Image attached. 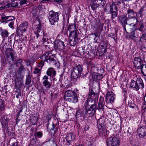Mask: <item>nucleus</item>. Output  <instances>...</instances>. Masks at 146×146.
I'll list each match as a JSON object with an SVG mask.
<instances>
[{
  "label": "nucleus",
  "instance_id": "obj_1",
  "mask_svg": "<svg viewBox=\"0 0 146 146\" xmlns=\"http://www.w3.org/2000/svg\"><path fill=\"white\" fill-rule=\"evenodd\" d=\"M97 104L91 98L87 100L84 104L86 115L89 117H92L95 114L96 111Z\"/></svg>",
  "mask_w": 146,
  "mask_h": 146
},
{
  "label": "nucleus",
  "instance_id": "obj_2",
  "mask_svg": "<svg viewBox=\"0 0 146 146\" xmlns=\"http://www.w3.org/2000/svg\"><path fill=\"white\" fill-rule=\"evenodd\" d=\"M130 86L133 89L137 91L139 89H143L144 87L143 81L141 78H137L136 81L131 80Z\"/></svg>",
  "mask_w": 146,
  "mask_h": 146
},
{
  "label": "nucleus",
  "instance_id": "obj_3",
  "mask_svg": "<svg viewBox=\"0 0 146 146\" xmlns=\"http://www.w3.org/2000/svg\"><path fill=\"white\" fill-rule=\"evenodd\" d=\"M82 66L80 64L75 67L71 73V76L74 78V80L79 77L82 72Z\"/></svg>",
  "mask_w": 146,
  "mask_h": 146
},
{
  "label": "nucleus",
  "instance_id": "obj_4",
  "mask_svg": "<svg viewBox=\"0 0 146 146\" xmlns=\"http://www.w3.org/2000/svg\"><path fill=\"white\" fill-rule=\"evenodd\" d=\"M60 14L58 12H54L53 11L49 12L48 19L51 25H54L55 23L58 21L59 15Z\"/></svg>",
  "mask_w": 146,
  "mask_h": 146
},
{
  "label": "nucleus",
  "instance_id": "obj_5",
  "mask_svg": "<svg viewBox=\"0 0 146 146\" xmlns=\"http://www.w3.org/2000/svg\"><path fill=\"white\" fill-rule=\"evenodd\" d=\"M106 143L107 146H119L120 141L117 137H110L108 139Z\"/></svg>",
  "mask_w": 146,
  "mask_h": 146
},
{
  "label": "nucleus",
  "instance_id": "obj_6",
  "mask_svg": "<svg viewBox=\"0 0 146 146\" xmlns=\"http://www.w3.org/2000/svg\"><path fill=\"white\" fill-rule=\"evenodd\" d=\"M79 34L77 33H71L69 34V43L71 46H75L78 41V36Z\"/></svg>",
  "mask_w": 146,
  "mask_h": 146
},
{
  "label": "nucleus",
  "instance_id": "obj_7",
  "mask_svg": "<svg viewBox=\"0 0 146 146\" xmlns=\"http://www.w3.org/2000/svg\"><path fill=\"white\" fill-rule=\"evenodd\" d=\"M102 123L101 124L100 123L98 126V133L100 136H106L108 135V131Z\"/></svg>",
  "mask_w": 146,
  "mask_h": 146
},
{
  "label": "nucleus",
  "instance_id": "obj_8",
  "mask_svg": "<svg viewBox=\"0 0 146 146\" xmlns=\"http://www.w3.org/2000/svg\"><path fill=\"white\" fill-rule=\"evenodd\" d=\"M54 56L53 55L50 54L48 52H47L43 54L42 56H40V58L44 60V61L48 62V60L49 61H53L54 60Z\"/></svg>",
  "mask_w": 146,
  "mask_h": 146
},
{
  "label": "nucleus",
  "instance_id": "obj_9",
  "mask_svg": "<svg viewBox=\"0 0 146 146\" xmlns=\"http://www.w3.org/2000/svg\"><path fill=\"white\" fill-rule=\"evenodd\" d=\"M138 17H127V23L129 25H133L134 27H137V23L138 21Z\"/></svg>",
  "mask_w": 146,
  "mask_h": 146
},
{
  "label": "nucleus",
  "instance_id": "obj_10",
  "mask_svg": "<svg viewBox=\"0 0 146 146\" xmlns=\"http://www.w3.org/2000/svg\"><path fill=\"white\" fill-rule=\"evenodd\" d=\"M54 46L56 49L59 50L63 49L65 47L64 42L59 40H55L54 42Z\"/></svg>",
  "mask_w": 146,
  "mask_h": 146
},
{
  "label": "nucleus",
  "instance_id": "obj_11",
  "mask_svg": "<svg viewBox=\"0 0 146 146\" xmlns=\"http://www.w3.org/2000/svg\"><path fill=\"white\" fill-rule=\"evenodd\" d=\"M143 61L141 57H137L135 58L133 63L135 68L139 69L141 68L142 65H143Z\"/></svg>",
  "mask_w": 146,
  "mask_h": 146
},
{
  "label": "nucleus",
  "instance_id": "obj_12",
  "mask_svg": "<svg viewBox=\"0 0 146 146\" xmlns=\"http://www.w3.org/2000/svg\"><path fill=\"white\" fill-rule=\"evenodd\" d=\"M114 94L112 92H108L106 95V101L108 103H112L114 100Z\"/></svg>",
  "mask_w": 146,
  "mask_h": 146
},
{
  "label": "nucleus",
  "instance_id": "obj_13",
  "mask_svg": "<svg viewBox=\"0 0 146 146\" xmlns=\"http://www.w3.org/2000/svg\"><path fill=\"white\" fill-rule=\"evenodd\" d=\"M5 55L6 57L8 60L11 59L13 61H14V56L15 55V52L13 50L10 48L7 49L5 52Z\"/></svg>",
  "mask_w": 146,
  "mask_h": 146
},
{
  "label": "nucleus",
  "instance_id": "obj_14",
  "mask_svg": "<svg viewBox=\"0 0 146 146\" xmlns=\"http://www.w3.org/2000/svg\"><path fill=\"white\" fill-rule=\"evenodd\" d=\"M74 139L75 136L73 133H69L67 134L66 136V145L68 146L70 145Z\"/></svg>",
  "mask_w": 146,
  "mask_h": 146
},
{
  "label": "nucleus",
  "instance_id": "obj_15",
  "mask_svg": "<svg viewBox=\"0 0 146 146\" xmlns=\"http://www.w3.org/2000/svg\"><path fill=\"white\" fill-rule=\"evenodd\" d=\"M48 76L46 75L44 76L42 79L43 80V85L46 88L47 90H49L52 85L51 83L48 81Z\"/></svg>",
  "mask_w": 146,
  "mask_h": 146
},
{
  "label": "nucleus",
  "instance_id": "obj_16",
  "mask_svg": "<svg viewBox=\"0 0 146 146\" xmlns=\"http://www.w3.org/2000/svg\"><path fill=\"white\" fill-rule=\"evenodd\" d=\"M137 133L140 137H144L146 135V127H140L137 129Z\"/></svg>",
  "mask_w": 146,
  "mask_h": 146
},
{
  "label": "nucleus",
  "instance_id": "obj_17",
  "mask_svg": "<svg viewBox=\"0 0 146 146\" xmlns=\"http://www.w3.org/2000/svg\"><path fill=\"white\" fill-rule=\"evenodd\" d=\"M1 19L3 22L7 23L8 22L13 21L15 19V17L12 16H6L3 14L1 15Z\"/></svg>",
  "mask_w": 146,
  "mask_h": 146
},
{
  "label": "nucleus",
  "instance_id": "obj_18",
  "mask_svg": "<svg viewBox=\"0 0 146 146\" xmlns=\"http://www.w3.org/2000/svg\"><path fill=\"white\" fill-rule=\"evenodd\" d=\"M103 2L102 0H94L91 6L92 9L95 10L98 6L102 5Z\"/></svg>",
  "mask_w": 146,
  "mask_h": 146
},
{
  "label": "nucleus",
  "instance_id": "obj_19",
  "mask_svg": "<svg viewBox=\"0 0 146 146\" xmlns=\"http://www.w3.org/2000/svg\"><path fill=\"white\" fill-rule=\"evenodd\" d=\"M119 21L120 23L123 25L124 28L126 31L125 25L127 23V17L126 15H121L119 18Z\"/></svg>",
  "mask_w": 146,
  "mask_h": 146
},
{
  "label": "nucleus",
  "instance_id": "obj_20",
  "mask_svg": "<svg viewBox=\"0 0 146 146\" xmlns=\"http://www.w3.org/2000/svg\"><path fill=\"white\" fill-rule=\"evenodd\" d=\"M28 25V23L27 22L25 21L23 23L20 25L19 28L18 29L17 32H19V30H20V31H21L22 32L25 31L27 28Z\"/></svg>",
  "mask_w": 146,
  "mask_h": 146
},
{
  "label": "nucleus",
  "instance_id": "obj_21",
  "mask_svg": "<svg viewBox=\"0 0 146 146\" xmlns=\"http://www.w3.org/2000/svg\"><path fill=\"white\" fill-rule=\"evenodd\" d=\"M88 98L87 100L89 98H91L94 100V99H95L96 98H98V95L97 93L94 92L93 90L91 89L89 92Z\"/></svg>",
  "mask_w": 146,
  "mask_h": 146
},
{
  "label": "nucleus",
  "instance_id": "obj_22",
  "mask_svg": "<svg viewBox=\"0 0 146 146\" xmlns=\"http://www.w3.org/2000/svg\"><path fill=\"white\" fill-rule=\"evenodd\" d=\"M126 15L127 16L128 15L127 17H136L137 14L134 11L133 9H128L127 10V13Z\"/></svg>",
  "mask_w": 146,
  "mask_h": 146
},
{
  "label": "nucleus",
  "instance_id": "obj_23",
  "mask_svg": "<svg viewBox=\"0 0 146 146\" xmlns=\"http://www.w3.org/2000/svg\"><path fill=\"white\" fill-rule=\"evenodd\" d=\"M106 9H105V11H108V10L109 9H110L111 12H117V10L116 6L114 4H112L110 5L109 7L106 6Z\"/></svg>",
  "mask_w": 146,
  "mask_h": 146
},
{
  "label": "nucleus",
  "instance_id": "obj_24",
  "mask_svg": "<svg viewBox=\"0 0 146 146\" xmlns=\"http://www.w3.org/2000/svg\"><path fill=\"white\" fill-rule=\"evenodd\" d=\"M34 31L37 39L39 36L42 35L43 31L40 26H36Z\"/></svg>",
  "mask_w": 146,
  "mask_h": 146
},
{
  "label": "nucleus",
  "instance_id": "obj_25",
  "mask_svg": "<svg viewBox=\"0 0 146 146\" xmlns=\"http://www.w3.org/2000/svg\"><path fill=\"white\" fill-rule=\"evenodd\" d=\"M46 73L48 76H52L53 77H54L56 74V71L53 68H50L46 71Z\"/></svg>",
  "mask_w": 146,
  "mask_h": 146
},
{
  "label": "nucleus",
  "instance_id": "obj_26",
  "mask_svg": "<svg viewBox=\"0 0 146 146\" xmlns=\"http://www.w3.org/2000/svg\"><path fill=\"white\" fill-rule=\"evenodd\" d=\"M137 28L136 29V31L138 30L140 31L143 32V31L144 25L142 22L138 21V23H137V27H135L137 28Z\"/></svg>",
  "mask_w": 146,
  "mask_h": 146
},
{
  "label": "nucleus",
  "instance_id": "obj_27",
  "mask_svg": "<svg viewBox=\"0 0 146 146\" xmlns=\"http://www.w3.org/2000/svg\"><path fill=\"white\" fill-rule=\"evenodd\" d=\"M76 28L75 24L69 25L68 27V30L70 32V34L71 33H77L76 31Z\"/></svg>",
  "mask_w": 146,
  "mask_h": 146
},
{
  "label": "nucleus",
  "instance_id": "obj_28",
  "mask_svg": "<svg viewBox=\"0 0 146 146\" xmlns=\"http://www.w3.org/2000/svg\"><path fill=\"white\" fill-rule=\"evenodd\" d=\"M47 128L48 131H51L52 130H54V132L56 130V128H55L54 125L53 124H50L48 122L47 125Z\"/></svg>",
  "mask_w": 146,
  "mask_h": 146
},
{
  "label": "nucleus",
  "instance_id": "obj_29",
  "mask_svg": "<svg viewBox=\"0 0 146 146\" xmlns=\"http://www.w3.org/2000/svg\"><path fill=\"white\" fill-rule=\"evenodd\" d=\"M25 71V69L24 67L22 64L19 67L18 69V75H21V74L23 72Z\"/></svg>",
  "mask_w": 146,
  "mask_h": 146
},
{
  "label": "nucleus",
  "instance_id": "obj_30",
  "mask_svg": "<svg viewBox=\"0 0 146 146\" xmlns=\"http://www.w3.org/2000/svg\"><path fill=\"white\" fill-rule=\"evenodd\" d=\"M75 94V93L74 91H73L70 90H68L65 92V95L67 97H71L73 96Z\"/></svg>",
  "mask_w": 146,
  "mask_h": 146
},
{
  "label": "nucleus",
  "instance_id": "obj_31",
  "mask_svg": "<svg viewBox=\"0 0 146 146\" xmlns=\"http://www.w3.org/2000/svg\"><path fill=\"white\" fill-rule=\"evenodd\" d=\"M1 35L3 38H5L8 36L9 33L5 30H3L1 31Z\"/></svg>",
  "mask_w": 146,
  "mask_h": 146
},
{
  "label": "nucleus",
  "instance_id": "obj_32",
  "mask_svg": "<svg viewBox=\"0 0 146 146\" xmlns=\"http://www.w3.org/2000/svg\"><path fill=\"white\" fill-rule=\"evenodd\" d=\"M141 69L142 73L144 76H146V64L142 65Z\"/></svg>",
  "mask_w": 146,
  "mask_h": 146
},
{
  "label": "nucleus",
  "instance_id": "obj_33",
  "mask_svg": "<svg viewBox=\"0 0 146 146\" xmlns=\"http://www.w3.org/2000/svg\"><path fill=\"white\" fill-rule=\"evenodd\" d=\"M102 49H103V52H104L106 50V48L107 47V44L106 42L104 41H102L101 43Z\"/></svg>",
  "mask_w": 146,
  "mask_h": 146
},
{
  "label": "nucleus",
  "instance_id": "obj_34",
  "mask_svg": "<svg viewBox=\"0 0 146 146\" xmlns=\"http://www.w3.org/2000/svg\"><path fill=\"white\" fill-rule=\"evenodd\" d=\"M98 109L99 110L100 109L103 110L104 109L103 101V100L100 101L98 103Z\"/></svg>",
  "mask_w": 146,
  "mask_h": 146
},
{
  "label": "nucleus",
  "instance_id": "obj_35",
  "mask_svg": "<svg viewBox=\"0 0 146 146\" xmlns=\"http://www.w3.org/2000/svg\"><path fill=\"white\" fill-rule=\"evenodd\" d=\"M95 35V37L94 38V40L95 42L96 43H98L100 42V40L99 39H100V36H98L97 33H95L94 34Z\"/></svg>",
  "mask_w": 146,
  "mask_h": 146
},
{
  "label": "nucleus",
  "instance_id": "obj_36",
  "mask_svg": "<svg viewBox=\"0 0 146 146\" xmlns=\"http://www.w3.org/2000/svg\"><path fill=\"white\" fill-rule=\"evenodd\" d=\"M44 60H42L37 65V67L40 68L41 69L44 64Z\"/></svg>",
  "mask_w": 146,
  "mask_h": 146
},
{
  "label": "nucleus",
  "instance_id": "obj_37",
  "mask_svg": "<svg viewBox=\"0 0 146 146\" xmlns=\"http://www.w3.org/2000/svg\"><path fill=\"white\" fill-rule=\"evenodd\" d=\"M72 98V103H75L78 101V98L76 94L73 96L71 97Z\"/></svg>",
  "mask_w": 146,
  "mask_h": 146
},
{
  "label": "nucleus",
  "instance_id": "obj_38",
  "mask_svg": "<svg viewBox=\"0 0 146 146\" xmlns=\"http://www.w3.org/2000/svg\"><path fill=\"white\" fill-rule=\"evenodd\" d=\"M111 20H113V22H114L115 21L113 20V19L117 17V12H111Z\"/></svg>",
  "mask_w": 146,
  "mask_h": 146
},
{
  "label": "nucleus",
  "instance_id": "obj_39",
  "mask_svg": "<svg viewBox=\"0 0 146 146\" xmlns=\"http://www.w3.org/2000/svg\"><path fill=\"white\" fill-rule=\"evenodd\" d=\"M35 71H34L33 73L34 74H40L41 69L38 68L37 67H36L34 68Z\"/></svg>",
  "mask_w": 146,
  "mask_h": 146
},
{
  "label": "nucleus",
  "instance_id": "obj_40",
  "mask_svg": "<svg viewBox=\"0 0 146 146\" xmlns=\"http://www.w3.org/2000/svg\"><path fill=\"white\" fill-rule=\"evenodd\" d=\"M110 37L113 38L115 41L116 39V35L114 33H111L109 34Z\"/></svg>",
  "mask_w": 146,
  "mask_h": 146
},
{
  "label": "nucleus",
  "instance_id": "obj_41",
  "mask_svg": "<svg viewBox=\"0 0 146 146\" xmlns=\"http://www.w3.org/2000/svg\"><path fill=\"white\" fill-rule=\"evenodd\" d=\"M131 34L130 35V37L132 38L133 37H135L136 36L135 35V33L137 31H136V29H135L134 30V31H132L131 29Z\"/></svg>",
  "mask_w": 146,
  "mask_h": 146
},
{
  "label": "nucleus",
  "instance_id": "obj_42",
  "mask_svg": "<svg viewBox=\"0 0 146 146\" xmlns=\"http://www.w3.org/2000/svg\"><path fill=\"white\" fill-rule=\"evenodd\" d=\"M2 126L4 129L7 128L8 127V123L7 121H4L2 123Z\"/></svg>",
  "mask_w": 146,
  "mask_h": 146
},
{
  "label": "nucleus",
  "instance_id": "obj_43",
  "mask_svg": "<svg viewBox=\"0 0 146 146\" xmlns=\"http://www.w3.org/2000/svg\"><path fill=\"white\" fill-rule=\"evenodd\" d=\"M97 73H94L92 74V78L94 81H96L97 80Z\"/></svg>",
  "mask_w": 146,
  "mask_h": 146
},
{
  "label": "nucleus",
  "instance_id": "obj_44",
  "mask_svg": "<svg viewBox=\"0 0 146 146\" xmlns=\"http://www.w3.org/2000/svg\"><path fill=\"white\" fill-rule=\"evenodd\" d=\"M31 82V78L30 77L27 78L26 81V84L27 85L29 84Z\"/></svg>",
  "mask_w": 146,
  "mask_h": 146
},
{
  "label": "nucleus",
  "instance_id": "obj_45",
  "mask_svg": "<svg viewBox=\"0 0 146 146\" xmlns=\"http://www.w3.org/2000/svg\"><path fill=\"white\" fill-rule=\"evenodd\" d=\"M129 106L130 108H134L137 107L136 105L134 103H131L129 104Z\"/></svg>",
  "mask_w": 146,
  "mask_h": 146
},
{
  "label": "nucleus",
  "instance_id": "obj_46",
  "mask_svg": "<svg viewBox=\"0 0 146 146\" xmlns=\"http://www.w3.org/2000/svg\"><path fill=\"white\" fill-rule=\"evenodd\" d=\"M14 25V22L13 21H11L9 23L8 25L12 29H14V27H13Z\"/></svg>",
  "mask_w": 146,
  "mask_h": 146
},
{
  "label": "nucleus",
  "instance_id": "obj_47",
  "mask_svg": "<svg viewBox=\"0 0 146 146\" xmlns=\"http://www.w3.org/2000/svg\"><path fill=\"white\" fill-rule=\"evenodd\" d=\"M65 99L66 101L70 102H72V100L71 97H69V98H65Z\"/></svg>",
  "mask_w": 146,
  "mask_h": 146
},
{
  "label": "nucleus",
  "instance_id": "obj_48",
  "mask_svg": "<svg viewBox=\"0 0 146 146\" xmlns=\"http://www.w3.org/2000/svg\"><path fill=\"white\" fill-rule=\"evenodd\" d=\"M97 80H100L103 78V75L102 74H97Z\"/></svg>",
  "mask_w": 146,
  "mask_h": 146
},
{
  "label": "nucleus",
  "instance_id": "obj_49",
  "mask_svg": "<svg viewBox=\"0 0 146 146\" xmlns=\"http://www.w3.org/2000/svg\"><path fill=\"white\" fill-rule=\"evenodd\" d=\"M42 34L44 37H48V34L46 32H43V31Z\"/></svg>",
  "mask_w": 146,
  "mask_h": 146
},
{
  "label": "nucleus",
  "instance_id": "obj_50",
  "mask_svg": "<svg viewBox=\"0 0 146 146\" xmlns=\"http://www.w3.org/2000/svg\"><path fill=\"white\" fill-rule=\"evenodd\" d=\"M27 2L26 0H22L20 2V4L21 5H23L25 4Z\"/></svg>",
  "mask_w": 146,
  "mask_h": 146
},
{
  "label": "nucleus",
  "instance_id": "obj_51",
  "mask_svg": "<svg viewBox=\"0 0 146 146\" xmlns=\"http://www.w3.org/2000/svg\"><path fill=\"white\" fill-rule=\"evenodd\" d=\"M143 10L142 9L140 10L139 12H138V13H137V14H139L140 15V17H142V13Z\"/></svg>",
  "mask_w": 146,
  "mask_h": 146
},
{
  "label": "nucleus",
  "instance_id": "obj_52",
  "mask_svg": "<svg viewBox=\"0 0 146 146\" xmlns=\"http://www.w3.org/2000/svg\"><path fill=\"white\" fill-rule=\"evenodd\" d=\"M48 39V37H44L42 39V41L43 43L46 42L47 40Z\"/></svg>",
  "mask_w": 146,
  "mask_h": 146
},
{
  "label": "nucleus",
  "instance_id": "obj_53",
  "mask_svg": "<svg viewBox=\"0 0 146 146\" xmlns=\"http://www.w3.org/2000/svg\"><path fill=\"white\" fill-rule=\"evenodd\" d=\"M36 135L38 137H41L42 136V133L39 132H38L37 133Z\"/></svg>",
  "mask_w": 146,
  "mask_h": 146
},
{
  "label": "nucleus",
  "instance_id": "obj_54",
  "mask_svg": "<svg viewBox=\"0 0 146 146\" xmlns=\"http://www.w3.org/2000/svg\"><path fill=\"white\" fill-rule=\"evenodd\" d=\"M22 62V60L21 59H19L17 61V64H19V63H21Z\"/></svg>",
  "mask_w": 146,
  "mask_h": 146
},
{
  "label": "nucleus",
  "instance_id": "obj_55",
  "mask_svg": "<svg viewBox=\"0 0 146 146\" xmlns=\"http://www.w3.org/2000/svg\"><path fill=\"white\" fill-rule=\"evenodd\" d=\"M17 143H13L10 146H17Z\"/></svg>",
  "mask_w": 146,
  "mask_h": 146
},
{
  "label": "nucleus",
  "instance_id": "obj_56",
  "mask_svg": "<svg viewBox=\"0 0 146 146\" xmlns=\"http://www.w3.org/2000/svg\"><path fill=\"white\" fill-rule=\"evenodd\" d=\"M55 1L57 2H61L62 1V0H54Z\"/></svg>",
  "mask_w": 146,
  "mask_h": 146
},
{
  "label": "nucleus",
  "instance_id": "obj_57",
  "mask_svg": "<svg viewBox=\"0 0 146 146\" xmlns=\"http://www.w3.org/2000/svg\"><path fill=\"white\" fill-rule=\"evenodd\" d=\"M144 102L146 103V94L145 95L144 98Z\"/></svg>",
  "mask_w": 146,
  "mask_h": 146
},
{
  "label": "nucleus",
  "instance_id": "obj_58",
  "mask_svg": "<svg viewBox=\"0 0 146 146\" xmlns=\"http://www.w3.org/2000/svg\"><path fill=\"white\" fill-rule=\"evenodd\" d=\"M81 52L83 53V54L84 55V56H86V55L85 54L86 53L84 51H83V52L82 51Z\"/></svg>",
  "mask_w": 146,
  "mask_h": 146
},
{
  "label": "nucleus",
  "instance_id": "obj_59",
  "mask_svg": "<svg viewBox=\"0 0 146 146\" xmlns=\"http://www.w3.org/2000/svg\"><path fill=\"white\" fill-rule=\"evenodd\" d=\"M145 48H145V46H143V47H142V49H145Z\"/></svg>",
  "mask_w": 146,
  "mask_h": 146
},
{
  "label": "nucleus",
  "instance_id": "obj_60",
  "mask_svg": "<svg viewBox=\"0 0 146 146\" xmlns=\"http://www.w3.org/2000/svg\"><path fill=\"white\" fill-rule=\"evenodd\" d=\"M62 76H63V74H61V75H60V76L61 77H62Z\"/></svg>",
  "mask_w": 146,
  "mask_h": 146
},
{
  "label": "nucleus",
  "instance_id": "obj_61",
  "mask_svg": "<svg viewBox=\"0 0 146 146\" xmlns=\"http://www.w3.org/2000/svg\"><path fill=\"white\" fill-rule=\"evenodd\" d=\"M77 146H83L81 145H78Z\"/></svg>",
  "mask_w": 146,
  "mask_h": 146
},
{
  "label": "nucleus",
  "instance_id": "obj_62",
  "mask_svg": "<svg viewBox=\"0 0 146 146\" xmlns=\"http://www.w3.org/2000/svg\"><path fill=\"white\" fill-rule=\"evenodd\" d=\"M12 2H14L15 1V0H11Z\"/></svg>",
  "mask_w": 146,
  "mask_h": 146
},
{
  "label": "nucleus",
  "instance_id": "obj_63",
  "mask_svg": "<svg viewBox=\"0 0 146 146\" xmlns=\"http://www.w3.org/2000/svg\"><path fill=\"white\" fill-rule=\"evenodd\" d=\"M102 30H103L102 28H101V31H102Z\"/></svg>",
  "mask_w": 146,
  "mask_h": 146
},
{
  "label": "nucleus",
  "instance_id": "obj_64",
  "mask_svg": "<svg viewBox=\"0 0 146 146\" xmlns=\"http://www.w3.org/2000/svg\"><path fill=\"white\" fill-rule=\"evenodd\" d=\"M143 38V36H141V39Z\"/></svg>",
  "mask_w": 146,
  "mask_h": 146
}]
</instances>
